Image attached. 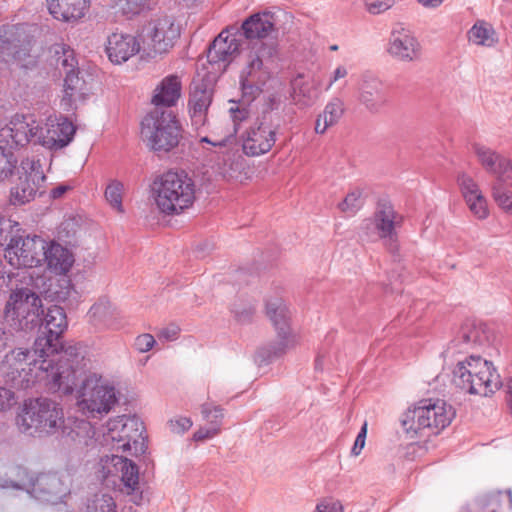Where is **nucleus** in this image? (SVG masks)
<instances>
[{
  "label": "nucleus",
  "mask_w": 512,
  "mask_h": 512,
  "mask_svg": "<svg viewBox=\"0 0 512 512\" xmlns=\"http://www.w3.org/2000/svg\"><path fill=\"white\" fill-rule=\"evenodd\" d=\"M91 360L80 344L69 345L61 354L47 349L38 350L36 341L31 349L14 348L1 362V373L7 384L17 389H27L38 381H45L48 389L71 394L79 374L88 368Z\"/></svg>",
  "instance_id": "obj_1"
},
{
  "label": "nucleus",
  "mask_w": 512,
  "mask_h": 512,
  "mask_svg": "<svg viewBox=\"0 0 512 512\" xmlns=\"http://www.w3.org/2000/svg\"><path fill=\"white\" fill-rule=\"evenodd\" d=\"M75 132L74 124L62 115H50L42 125L29 122L24 115H15L0 126V143L19 148L33 139L46 149L58 151L72 142Z\"/></svg>",
  "instance_id": "obj_2"
},
{
  "label": "nucleus",
  "mask_w": 512,
  "mask_h": 512,
  "mask_svg": "<svg viewBox=\"0 0 512 512\" xmlns=\"http://www.w3.org/2000/svg\"><path fill=\"white\" fill-rule=\"evenodd\" d=\"M151 193L162 214L179 215L193 205L196 185L185 171L169 170L153 180Z\"/></svg>",
  "instance_id": "obj_3"
},
{
  "label": "nucleus",
  "mask_w": 512,
  "mask_h": 512,
  "mask_svg": "<svg viewBox=\"0 0 512 512\" xmlns=\"http://www.w3.org/2000/svg\"><path fill=\"white\" fill-rule=\"evenodd\" d=\"M454 408L442 399H422L403 415L401 423L411 438H429L448 427Z\"/></svg>",
  "instance_id": "obj_4"
},
{
  "label": "nucleus",
  "mask_w": 512,
  "mask_h": 512,
  "mask_svg": "<svg viewBox=\"0 0 512 512\" xmlns=\"http://www.w3.org/2000/svg\"><path fill=\"white\" fill-rule=\"evenodd\" d=\"M61 405L48 398L25 401L16 417L19 431L32 437H47L58 433L64 426Z\"/></svg>",
  "instance_id": "obj_5"
},
{
  "label": "nucleus",
  "mask_w": 512,
  "mask_h": 512,
  "mask_svg": "<svg viewBox=\"0 0 512 512\" xmlns=\"http://www.w3.org/2000/svg\"><path fill=\"white\" fill-rule=\"evenodd\" d=\"M182 126L171 109L154 107L141 121V137L154 152H170L182 138Z\"/></svg>",
  "instance_id": "obj_6"
},
{
  "label": "nucleus",
  "mask_w": 512,
  "mask_h": 512,
  "mask_svg": "<svg viewBox=\"0 0 512 512\" xmlns=\"http://www.w3.org/2000/svg\"><path fill=\"white\" fill-rule=\"evenodd\" d=\"M143 422L136 416H118L110 419L103 433V445L112 451L127 455L144 454L147 446Z\"/></svg>",
  "instance_id": "obj_7"
},
{
  "label": "nucleus",
  "mask_w": 512,
  "mask_h": 512,
  "mask_svg": "<svg viewBox=\"0 0 512 512\" xmlns=\"http://www.w3.org/2000/svg\"><path fill=\"white\" fill-rule=\"evenodd\" d=\"M143 422L136 416H118L110 419L103 433V445L112 451L127 455L144 454L147 446Z\"/></svg>",
  "instance_id": "obj_8"
},
{
  "label": "nucleus",
  "mask_w": 512,
  "mask_h": 512,
  "mask_svg": "<svg viewBox=\"0 0 512 512\" xmlns=\"http://www.w3.org/2000/svg\"><path fill=\"white\" fill-rule=\"evenodd\" d=\"M482 169L494 177L491 198L505 214L512 216V160L489 148H482Z\"/></svg>",
  "instance_id": "obj_9"
},
{
  "label": "nucleus",
  "mask_w": 512,
  "mask_h": 512,
  "mask_svg": "<svg viewBox=\"0 0 512 512\" xmlns=\"http://www.w3.org/2000/svg\"><path fill=\"white\" fill-rule=\"evenodd\" d=\"M117 402L114 385L102 375L89 373L78 391L77 405L88 417L108 414Z\"/></svg>",
  "instance_id": "obj_10"
},
{
  "label": "nucleus",
  "mask_w": 512,
  "mask_h": 512,
  "mask_svg": "<svg viewBox=\"0 0 512 512\" xmlns=\"http://www.w3.org/2000/svg\"><path fill=\"white\" fill-rule=\"evenodd\" d=\"M43 314L40 297L28 288L13 291L4 309V317L15 331H31L39 326Z\"/></svg>",
  "instance_id": "obj_11"
},
{
  "label": "nucleus",
  "mask_w": 512,
  "mask_h": 512,
  "mask_svg": "<svg viewBox=\"0 0 512 512\" xmlns=\"http://www.w3.org/2000/svg\"><path fill=\"white\" fill-rule=\"evenodd\" d=\"M280 128V116L268 105L241 135L243 152L248 156H260L269 152L276 142Z\"/></svg>",
  "instance_id": "obj_12"
},
{
  "label": "nucleus",
  "mask_w": 512,
  "mask_h": 512,
  "mask_svg": "<svg viewBox=\"0 0 512 512\" xmlns=\"http://www.w3.org/2000/svg\"><path fill=\"white\" fill-rule=\"evenodd\" d=\"M237 128L229 120L218 121L210 136L200 139L201 143H207L211 147L207 149L210 160L215 162L219 169L232 168L239 154L237 140Z\"/></svg>",
  "instance_id": "obj_13"
},
{
  "label": "nucleus",
  "mask_w": 512,
  "mask_h": 512,
  "mask_svg": "<svg viewBox=\"0 0 512 512\" xmlns=\"http://www.w3.org/2000/svg\"><path fill=\"white\" fill-rule=\"evenodd\" d=\"M402 223V215L395 211L391 203L383 201L378 202L373 216L363 221L361 230L366 236L376 234L384 246L395 253L398 250L397 229Z\"/></svg>",
  "instance_id": "obj_14"
},
{
  "label": "nucleus",
  "mask_w": 512,
  "mask_h": 512,
  "mask_svg": "<svg viewBox=\"0 0 512 512\" xmlns=\"http://www.w3.org/2000/svg\"><path fill=\"white\" fill-rule=\"evenodd\" d=\"M266 315L277 331V341L265 348L267 358L278 357L295 347L298 338L290 329V311L282 298L272 297L267 300Z\"/></svg>",
  "instance_id": "obj_15"
},
{
  "label": "nucleus",
  "mask_w": 512,
  "mask_h": 512,
  "mask_svg": "<svg viewBox=\"0 0 512 512\" xmlns=\"http://www.w3.org/2000/svg\"><path fill=\"white\" fill-rule=\"evenodd\" d=\"M179 37V26L167 15L152 19L142 29L144 51L151 57L169 52Z\"/></svg>",
  "instance_id": "obj_16"
},
{
  "label": "nucleus",
  "mask_w": 512,
  "mask_h": 512,
  "mask_svg": "<svg viewBox=\"0 0 512 512\" xmlns=\"http://www.w3.org/2000/svg\"><path fill=\"white\" fill-rule=\"evenodd\" d=\"M43 167L39 159L25 158L17 168V179L10 191V202L13 205H24L32 201L45 182Z\"/></svg>",
  "instance_id": "obj_17"
},
{
  "label": "nucleus",
  "mask_w": 512,
  "mask_h": 512,
  "mask_svg": "<svg viewBox=\"0 0 512 512\" xmlns=\"http://www.w3.org/2000/svg\"><path fill=\"white\" fill-rule=\"evenodd\" d=\"M42 315L44 317L40 318L39 326H42L44 331L35 339L36 346L41 351L47 349L54 355L61 354L69 347H64L62 342V335L68 327L66 313L62 307L52 305Z\"/></svg>",
  "instance_id": "obj_18"
},
{
  "label": "nucleus",
  "mask_w": 512,
  "mask_h": 512,
  "mask_svg": "<svg viewBox=\"0 0 512 512\" xmlns=\"http://www.w3.org/2000/svg\"><path fill=\"white\" fill-rule=\"evenodd\" d=\"M46 241L39 236H13L5 250V258L15 268L37 267L43 262Z\"/></svg>",
  "instance_id": "obj_19"
},
{
  "label": "nucleus",
  "mask_w": 512,
  "mask_h": 512,
  "mask_svg": "<svg viewBox=\"0 0 512 512\" xmlns=\"http://www.w3.org/2000/svg\"><path fill=\"white\" fill-rule=\"evenodd\" d=\"M358 103L371 114H380L389 104V96L384 82L371 72L362 73L355 86Z\"/></svg>",
  "instance_id": "obj_20"
},
{
  "label": "nucleus",
  "mask_w": 512,
  "mask_h": 512,
  "mask_svg": "<svg viewBox=\"0 0 512 512\" xmlns=\"http://www.w3.org/2000/svg\"><path fill=\"white\" fill-rule=\"evenodd\" d=\"M69 493L66 480L57 473H41L35 477L29 494L38 501L57 504Z\"/></svg>",
  "instance_id": "obj_21"
},
{
  "label": "nucleus",
  "mask_w": 512,
  "mask_h": 512,
  "mask_svg": "<svg viewBox=\"0 0 512 512\" xmlns=\"http://www.w3.org/2000/svg\"><path fill=\"white\" fill-rule=\"evenodd\" d=\"M388 53L401 62H414L421 57V44L415 35L403 27L391 32Z\"/></svg>",
  "instance_id": "obj_22"
},
{
  "label": "nucleus",
  "mask_w": 512,
  "mask_h": 512,
  "mask_svg": "<svg viewBox=\"0 0 512 512\" xmlns=\"http://www.w3.org/2000/svg\"><path fill=\"white\" fill-rule=\"evenodd\" d=\"M240 40L228 31H222L211 43L207 58L211 64L218 65V69L225 70L240 53Z\"/></svg>",
  "instance_id": "obj_23"
},
{
  "label": "nucleus",
  "mask_w": 512,
  "mask_h": 512,
  "mask_svg": "<svg viewBox=\"0 0 512 512\" xmlns=\"http://www.w3.org/2000/svg\"><path fill=\"white\" fill-rule=\"evenodd\" d=\"M479 356H470L459 362L453 371L452 383L456 389L464 394H478L477 385L480 381Z\"/></svg>",
  "instance_id": "obj_24"
},
{
  "label": "nucleus",
  "mask_w": 512,
  "mask_h": 512,
  "mask_svg": "<svg viewBox=\"0 0 512 512\" xmlns=\"http://www.w3.org/2000/svg\"><path fill=\"white\" fill-rule=\"evenodd\" d=\"M268 79L269 71L264 67L262 59L259 56L252 57L240 76L244 96L254 99L261 93Z\"/></svg>",
  "instance_id": "obj_25"
},
{
  "label": "nucleus",
  "mask_w": 512,
  "mask_h": 512,
  "mask_svg": "<svg viewBox=\"0 0 512 512\" xmlns=\"http://www.w3.org/2000/svg\"><path fill=\"white\" fill-rule=\"evenodd\" d=\"M105 50L112 63L122 64L140 51V43L133 35L115 32L108 36Z\"/></svg>",
  "instance_id": "obj_26"
},
{
  "label": "nucleus",
  "mask_w": 512,
  "mask_h": 512,
  "mask_svg": "<svg viewBox=\"0 0 512 512\" xmlns=\"http://www.w3.org/2000/svg\"><path fill=\"white\" fill-rule=\"evenodd\" d=\"M89 322L100 329L117 330L122 327L120 311L107 299L100 298L88 312Z\"/></svg>",
  "instance_id": "obj_27"
},
{
  "label": "nucleus",
  "mask_w": 512,
  "mask_h": 512,
  "mask_svg": "<svg viewBox=\"0 0 512 512\" xmlns=\"http://www.w3.org/2000/svg\"><path fill=\"white\" fill-rule=\"evenodd\" d=\"M181 80L177 75L164 77L153 90L151 103L155 107L170 109L181 96Z\"/></svg>",
  "instance_id": "obj_28"
},
{
  "label": "nucleus",
  "mask_w": 512,
  "mask_h": 512,
  "mask_svg": "<svg viewBox=\"0 0 512 512\" xmlns=\"http://www.w3.org/2000/svg\"><path fill=\"white\" fill-rule=\"evenodd\" d=\"M212 102V90L205 84L195 85L190 94L189 112L194 126L201 127L205 124L206 113Z\"/></svg>",
  "instance_id": "obj_29"
},
{
  "label": "nucleus",
  "mask_w": 512,
  "mask_h": 512,
  "mask_svg": "<svg viewBox=\"0 0 512 512\" xmlns=\"http://www.w3.org/2000/svg\"><path fill=\"white\" fill-rule=\"evenodd\" d=\"M47 7L55 19L77 20L84 16L87 0H47Z\"/></svg>",
  "instance_id": "obj_30"
},
{
  "label": "nucleus",
  "mask_w": 512,
  "mask_h": 512,
  "mask_svg": "<svg viewBox=\"0 0 512 512\" xmlns=\"http://www.w3.org/2000/svg\"><path fill=\"white\" fill-rule=\"evenodd\" d=\"M43 262L56 274H65L73 264V256L68 249L56 242H46Z\"/></svg>",
  "instance_id": "obj_31"
},
{
  "label": "nucleus",
  "mask_w": 512,
  "mask_h": 512,
  "mask_svg": "<svg viewBox=\"0 0 512 512\" xmlns=\"http://www.w3.org/2000/svg\"><path fill=\"white\" fill-rule=\"evenodd\" d=\"M274 23L269 13H256L247 18L241 29L247 39H262L267 37L273 30Z\"/></svg>",
  "instance_id": "obj_32"
},
{
  "label": "nucleus",
  "mask_w": 512,
  "mask_h": 512,
  "mask_svg": "<svg viewBox=\"0 0 512 512\" xmlns=\"http://www.w3.org/2000/svg\"><path fill=\"white\" fill-rule=\"evenodd\" d=\"M109 461L115 471L120 473L121 481L127 488V493L130 494V492H135L139 485V472L136 464L127 457L114 454L110 459L106 460L107 463Z\"/></svg>",
  "instance_id": "obj_33"
},
{
  "label": "nucleus",
  "mask_w": 512,
  "mask_h": 512,
  "mask_svg": "<svg viewBox=\"0 0 512 512\" xmlns=\"http://www.w3.org/2000/svg\"><path fill=\"white\" fill-rule=\"evenodd\" d=\"M344 114V102L337 97L332 98L324 107L315 121L314 130L317 134H324L330 127L336 125Z\"/></svg>",
  "instance_id": "obj_34"
},
{
  "label": "nucleus",
  "mask_w": 512,
  "mask_h": 512,
  "mask_svg": "<svg viewBox=\"0 0 512 512\" xmlns=\"http://www.w3.org/2000/svg\"><path fill=\"white\" fill-rule=\"evenodd\" d=\"M457 181L466 205L477 216L480 213V189L477 181L467 173L460 174Z\"/></svg>",
  "instance_id": "obj_35"
},
{
  "label": "nucleus",
  "mask_w": 512,
  "mask_h": 512,
  "mask_svg": "<svg viewBox=\"0 0 512 512\" xmlns=\"http://www.w3.org/2000/svg\"><path fill=\"white\" fill-rule=\"evenodd\" d=\"M291 96L296 105L308 107L316 101L317 91L312 82L298 76L292 81Z\"/></svg>",
  "instance_id": "obj_36"
},
{
  "label": "nucleus",
  "mask_w": 512,
  "mask_h": 512,
  "mask_svg": "<svg viewBox=\"0 0 512 512\" xmlns=\"http://www.w3.org/2000/svg\"><path fill=\"white\" fill-rule=\"evenodd\" d=\"M9 479L3 480L0 484L3 488H13L17 490H29L32 489V483L35 478L30 475L28 470L21 466H16L10 469Z\"/></svg>",
  "instance_id": "obj_37"
},
{
  "label": "nucleus",
  "mask_w": 512,
  "mask_h": 512,
  "mask_svg": "<svg viewBox=\"0 0 512 512\" xmlns=\"http://www.w3.org/2000/svg\"><path fill=\"white\" fill-rule=\"evenodd\" d=\"M483 367L485 368V373H487V378L485 380L482 379V384L485 387V392L482 396L487 397L498 391L503 386V382L491 359H483Z\"/></svg>",
  "instance_id": "obj_38"
},
{
  "label": "nucleus",
  "mask_w": 512,
  "mask_h": 512,
  "mask_svg": "<svg viewBox=\"0 0 512 512\" xmlns=\"http://www.w3.org/2000/svg\"><path fill=\"white\" fill-rule=\"evenodd\" d=\"M85 512H117L115 500L108 493H96L88 498Z\"/></svg>",
  "instance_id": "obj_39"
},
{
  "label": "nucleus",
  "mask_w": 512,
  "mask_h": 512,
  "mask_svg": "<svg viewBox=\"0 0 512 512\" xmlns=\"http://www.w3.org/2000/svg\"><path fill=\"white\" fill-rule=\"evenodd\" d=\"M55 53V63L57 68L63 69L65 74L67 71H75L76 59L74 51L64 44H56L53 47Z\"/></svg>",
  "instance_id": "obj_40"
},
{
  "label": "nucleus",
  "mask_w": 512,
  "mask_h": 512,
  "mask_svg": "<svg viewBox=\"0 0 512 512\" xmlns=\"http://www.w3.org/2000/svg\"><path fill=\"white\" fill-rule=\"evenodd\" d=\"M79 85H84V80L78 76L76 71H67L64 79V95L61 100V106L67 112L71 111V92L75 88H79Z\"/></svg>",
  "instance_id": "obj_41"
},
{
  "label": "nucleus",
  "mask_w": 512,
  "mask_h": 512,
  "mask_svg": "<svg viewBox=\"0 0 512 512\" xmlns=\"http://www.w3.org/2000/svg\"><path fill=\"white\" fill-rule=\"evenodd\" d=\"M123 190V184L117 180L111 181V183L106 187L105 190L106 200L119 213L124 212V208L122 205Z\"/></svg>",
  "instance_id": "obj_42"
},
{
  "label": "nucleus",
  "mask_w": 512,
  "mask_h": 512,
  "mask_svg": "<svg viewBox=\"0 0 512 512\" xmlns=\"http://www.w3.org/2000/svg\"><path fill=\"white\" fill-rule=\"evenodd\" d=\"M362 190L355 188L350 191L343 201L338 204V208L345 213L354 215L363 205Z\"/></svg>",
  "instance_id": "obj_43"
},
{
  "label": "nucleus",
  "mask_w": 512,
  "mask_h": 512,
  "mask_svg": "<svg viewBox=\"0 0 512 512\" xmlns=\"http://www.w3.org/2000/svg\"><path fill=\"white\" fill-rule=\"evenodd\" d=\"M5 148L12 149L3 143H0V180L8 178L12 174L17 162L13 153L6 151Z\"/></svg>",
  "instance_id": "obj_44"
},
{
  "label": "nucleus",
  "mask_w": 512,
  "mask_h": 512,
  "mask_svg": "<svg viewBox=\"0 0 512 512\" xmlns=\"http://www.w3.org/2000/svg\"><path fill=\"white\" fill-rule=\"evenodd\" d=\"M482 334L484 335L485 342L488 344V350L485 351V354L489 358L498 357L500 355V351L498 348L500 337L499 334L495 331L494 328L482 323Z\"/></svg>",
  "instance_id": "obj_45"
},
{
  "label": "nucleus",
  "mask_w": 512,
  "mask_h": 512,
  "mask_svg": "<svg viewBox=\"0 0 512 512\" xmlns=\"http://www.w3.org/2000/svg\"><path fill=\"white\" fill-rule=\"evenodd\" d=\"M155 0H120L121 9L125 14L136 15L150 9Z\"/></svg>",
  "instance_id": "obj_46"
},
{
  "label": "nucleus",
  "mask_w": 512,
  "mask_h": 512,
  "mask_svg": "<svg viewBox=\"0 0 512 512\" xmlns=\"http://www.w3.org/2000/svg\"><path fill=\"white\" fill-rule=\"evenodd\" d=\"M315 512H344V506L334 497H323L318 500Z\"/></svg>",
  "instance_id": "obj_47"
},
{
  "label": "nucleus",
  "mask_w": 512,
  "mask_h": 512,
  "mask_svg": "<svg viewBox=\"0 0 512 512\" xmlns=\"http://www.w3.org/2000/svg\"><path fill=\"white\" fill-rule=\"evenodd\" d=\"M250 114L251 112L248 107L244 105H235L229 109L230 118L228 120L231 124H235L238 131L241 123L250 118Z\"/></svg>",
  "instance_id": "obj_48"
},
{
  "label": "nucleus",
  "mask_w": 512,
  "mask_h": 512,
  "mask_svg": "<svg viewBox=\"0 0 512 512\" xmlns=\"http://www.w3.org/2000/svg\"><path fill=\"white\" fill-rule=\"evenodd\" d=\"M202 414L207 421L214 424L213 427L220 426V421L223 418V409L220 406L204 404L202 406Z\"/></svg>",
  "instance_id": "obj_49"
},
{
  "label": "nucleus",
  "mask_w": 512,
  "mask_h": 512,
  "mask_svg": "<svg viewBox=\"0 0 512 512\" xmlns=\"http://www.w3.org/2000/svg\"><path fill=\"white\" fill-rule=\"evenodd\" d=\"M394 3V0H365L367 11L374 15L381 14L389 10Z\"/></svg>",
  "instance_id": "obj_50"
},
{
  "label": "nucleus",
  "mask_w": 512,
  "mask_h": 512,
  "mask_svg": "<svg viewBox=\"0 0 512 512\" xmlns=\"http://www.w3.org/2000/svg\"><path fill=\"white\" fill-rule=\"evenodd\" d=\"M14 227H16L18 231L19 223L5 217H0V246H3L11 236Z\"/></svg>",
  "instance_id": "obj_51"
},
{
  "label": "nucleus",
  "mask_w": 512,
  "mask_h": 512,
  "mask_svg": "<svg viewBox=\"0 0 512 512\" xmlns=\"http://www.w3.org/2000/svg\"><path fill=\"white\" fill-rule=\"evenodd\" d=\"M498 43V36L494 28L482 21V46L492 47Z\"/></svg>",
  "instance_id": "obj_52"
},
{
  "label": "nucleus",
  "mask_w": 512,
  "mask_h": 512,
  "mask_svg": "<svg viewBox=\"0 0 512 512\" xmlns=\"http://www.w3.org/2000/svg\"><path fill=\"white\" fill-rule=\"evenodd\" d=\"M155 344L154 337L148 333L141 334L135 339V347L141 353L150 351Z\"/></svg>",
  "instance_id": "obj_53"
},
{
  "label": "nucleus",
  "mask_w": 512,
  "mask_h": 512,
  "mask_svg": "<svg viewBox=\"0 0 512 512\" xmlns=\"http://www.w3.org/2000/svg\"><path fill=\"white\" fill-rule=\"evenodd\" d=\"M169 428L173 433L183 434L188 431L192 426V421L187 417H179L173 420H170Z\"/></svg>",
  "instance_id": "obj_54"
},
{
  "label": "nucleus",
  "mask_w": 512,
  "mask_h": 512,
  "mask_svg": "<svg viewBox=\"0 0 512 512\" xmlns=\"http://www.w3.org/2000/svg\"><path fill=\"white\" fill-rule=\"evenodd\" d=\"M15 403L14 392L0 386V412L9 410Z\"/></svg>",
  "instance_id": "obj_55"
},
{
  "label": "nucleus",
  "mask_w": 512,
  "mask_h": 512,
  "mask_svg": "<svg viewBox=\"0 0 512 512\" xmlns=\"http://www.w3.org/2000/svg\"><path fill=\"white\" fill-rule=\"evenodd\" d=\"M366 435H367V423L365 422L362 425V427L355 439L354 445L351 449V454L353 456H358L361 453L362 449L365 446Z\"/></svg>",
  "instance_id": "obj_56"
},
{
  "label": "nucleus",
  "mask_w": 512,
  "mask_h": 512,
  "mask_svg": "<svg viewBox=\"0 0 512 512\" xmlns=\"http://www.w3.org/2000/svg\"><path fill=\"white\" fill-rule=\"evenodd\" d=\"M460 334L463 342L465 343L477 342L480 337L479 331L476 328L469 329L468 324H465L462 327Z\"/></svg>",
  "instance_id": "obj_57"
},
{
  "label": "nucleus",
  "mask_w": 512,
  "mask_h": 512,
  "mask_svg": "<svg viewBox=\"0 0 512 512\" xmlns=\"http://www.w3.org/2000/svg\"><path fill=\"white\" fill-rule=\"evenodd\" d=\"M348 75V69L344 65H339L335 68V70L331 73L328 85L326 90H329L334 83L338 80L345 78Z\"/></svg>",
  "instance_id": "obj_58"
},
{
  "label": "nucleus",
  "mask_w": 512,
  "mask_h": 512,
  "mask_svg": "<svg viewBox=\"0 0 512 512\" xmlns=\"http://www.w3.org/2000/svg\"><path fill=\"white\" fill-rule=\"evenodd\" d=\"M219 431H220L219 427H212V428H207V429L201 428L194 433L193 437L196 441H202V440L213 438L214 436H216L219 433Z\"/></svg>",
  "instance_id": "obj_59"
},
{
  "label": "nucleus",
  "mask_w": 512,
  "mask_h": 512,
  "mask_svg": "<svg viewBox=\"0 0 512 512\" xmlns=\"http://www.w3.org/2000/svg\"><path fill=\"white\" fill-rule=\"evenodd\" d=\"M179 328L176 325H170L168 327H165L161 329V331L158 334L159 339H164L167 341H173L177 339L179 335Z\"/></svg>",
  "instance_id": "obj_60"
},
{
  "label": "nucleus",
  "mask_w": 512,
  "mask_h": 512,
  "mask_svg": "<svg viewBox=\"0 0 512 512\" xmlns=\"http://www.w3.org/2000/svg\"><path fill=\"white\" fill-rule=\"evenodd\" d=\"M235 317L239 322H248L251 320L252 316L255 313V308L253 306H248L243 310L234 309L233 310Z\"/></svg>",
  "instance_id": "obj_61"
},
{
  "label": "nucleus",
  "mask_w": 512,
  "mask_h": 512,
  "mask_svg": "<svg viewBox=\"0 0 512 512\" xmlns=\"http://www.w3.org/2000/svg\"><path fill=\"white\" fill-rule=\"evenodd\" d=\"M71 92H74L73 95H71V110L74 108V104L77 101H82L86 98L88 94V89L86 87V83L84 82V85H79V88L73 89Z\"/></svg>",
  "instance_id": "obj_62"
},
{
  "label": "nucleus",
  "mask_w": 512,
  "mask_h": 512,
  "mask_svg": "<svg viewBox=\"0 0 512 512\" xmlns=\"http://www.w3.org/2000/svg\"><path fill=\"white\" fill-rule=\"evenodd\" d=\"M469 42L480 45V26L476 22L467 33Z\"/></svg>",
  "instance_id": "obj_63"
},
{
  "label": "nucleus",
  "mask_w": 512,
  "mask_h": 512,
  "mask_svg": "<svg viewBox=\"0 0 512 512\" xmlns=\"http://www.w3.org/2000/svg\"><path fill=\"white\" fill-rule=\"evenodd\" d=\"M500 495H501V491L487 493L485 495L484 500H482V505H488L492 501H496L497 503H499L498 498Z\"/></svg>",
  "instance_id": "obj_64"
}]
</instances>
